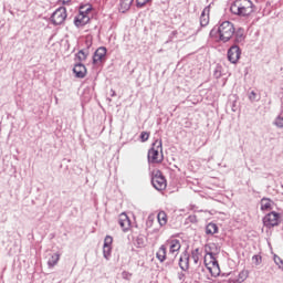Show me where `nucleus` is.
Here are the masks:
<instances>
[{
	"label": "nucleus",
	"mask_w": 283,
	"mask_h": 283,
	"mask_svg": "<svg viewBox=\"0 0 283 283\" xmlns=\"http://www.w3.org/2000/svg\"><path fill=\"white\" fill-rule=\"evenodd\" d=\"M151 185L157 191H165V189H167V179H165L160 170H153Z\"/></svg>",
	"instance_id": "nucleus-6"
},
{
	"label": "nucleus",
	"mask_w": 283,
	"mask_h": 283,
	"mask_svg": "<svg viewBox=\"0 0 283 283\" xmlns=\"http://www.w3.org/2000/svg\"><path fill=\"white\" fill-rule=\"evenodd\" d=\"M179 266L182 271H187V269H189V256H187V254H185L184 258L180 256Z\"/></svg>",
	"instance_id": "nucleus-18"
},
{
	"label": "nucleus",
	"mask_w": 283,
	"mask_h": 283,
	"mask_svg": "<svg viewBox=\"0 0 283 283\" xmlns=\"http://www.w3.org/2000/svg\"><path fill=\"white\" fill-rule=\"evenodd\" d=\"M251 96H253V98H255V92H251Z\"/></svg>",
	"instance_id": "nucleus-28"
},
{
	"label": "nucleus",
	"mask_w": 283,
	"mask_h": 283,
	"mask_svg": "<svg viewBox=\"0 0 283 283\" xmlns=\"http://www.w3.org/2000/svg\"><path fill=\"white\" fill-rule=\"evenodd\" d=\"M130 8H132V2H129V1H122V2H119V7H118L119 12L125 13Z\"/></svg>",
	"instance_id": "nucleus-21"
},
{
	"label": "nucleus",
	"mask_w": 283,
	"mask_h": 283,
	"mask_svg": "<svg viewBox=\"0 0 283 283\" xmlns=\"http://www.w3.org/2000/svg\"><path fill=\"white\" fill-rule=\"evenodd\" d=\"M130 221H129V217H127V214L125 212L119 214V226L123 229V231H127L129 230L130 227Z\"/></svg>",
	"instance_id": "nucleus-12"
},
{
	"label": "nucleus",
	"mask_w": 283,
	"mask_h": 283,
	"mask_svg": "<svg viewBox=\"0 0 283 283\" xmlns=\"http://www.w3.org/2000/svg\"><path fill=\"white\" fill-rule=\"evenodd\" d=\"M205 264L206 269H208L209 273H211L213 277H218V275H220V265L218 264V260H216L213 252H208L205 255Z\"/></svg>",
	"instance_id": "nucleus-5"
},
{
	"label": "nucleus",
	"mask_w": 283,
	"mask_h": 283,
	"mask_svg": "<svg viewBox=\"0 0 283 283\" xmlns=\"http://www.w3.org/2000/svg\"><path fill=\"white\" fill-rule=\"evenodd\" d=\"M157 259L159 262H165V260H167V248L165 245H161L157 251Z\"/></svg>",
	"instance_id": "nucleus-17"
},
{
	"label": "nucleus",
	"mask_w": 283,
	"mask_h": 283,
	"mask_svg": "<svg viewBox=\"0 0 283 283\" xmlns=\"http://www.w3.org/2000/svg\"><path fill=\"white\" fill-rule=\"evenodd\" d=\"M112 242H114V239L107 235L104 240V258H109V254L112 253Z\"/></svg>",
	"instance_id": "nucleus-14"
},
{
	"label": "nucleus",
	"mask_w": 283,
	"mask_h": 283,
	"mask_svg": "<svg viewBox=\"0 0 283 283\" xmlns=\"http://www.w3.org/2000/svg\"><path fill=\"white\" fill-rule=\"evenodd\" d=\"M211 9V4L206 7L200 15V24L205 28L206 25H209V12Z\"/></svg>",
	"instance_id": "nucleus-13"
},
{
	"label": "nucleus",
	"mask_w": 283,
	"mask_h": 283,
	"mask_svg": "<svg viewBox=\"0 0 283 283\" xmlns=\"http://www.w3.org/2000/svg\"><path fill=\"white\" fill-rule=\"evenodd\" d=\"M275 125H276V127H283V117L282 116H279L275 119Z\"/></svg>",
	"instance_id": "nucleus-26"
},
{
	"label": "nucleus",
	"mask_w": 283,
	"mask_h": 283,
	"mask_svg": "<svg viewBox=\"0 0 283 283\" xmlns=\"http://www.w3.org/2000/svg\"><path fill=\"white\" fill-rule=\"evenodd\" d=\"M73 72L77 78H85L87 74V69L83 64H76L73 69Z\"/></svg>",
	"instance_id": "nucleus-11"
},
{
	"label": "nucleus",
	"mask_w": 283,
	"mask_h": 283,
	"mask_svg": "<svg viewBox=\"0 0 283 283\" xmlns=\"http://www.w3.org/2000/svg\"><path fill=\"white\" fill-rule=\"evenodd\" d=\"M218 32L220 41L227 43L233 39V34H235V27H233V23L224 21L219 25Z\"/></svg>",
	"instance_id": "nucleus-2"
},
{
	"label": "nucleus",
	"mask_w": 283,
	"mask_h": 283,
	"mask_svg": "<svg viewBox=\"0 0 283 283\" xmlns=\"http://www.w3.org/2000/svg\"><path fill=\"white\" fill-rule=\"evenodd\" d=\"M230 11L232 12V14H238L239 17H249V14L253 12V2H234L231 4Z\"/></svg>",
	"instance_id": "nucleus-1"
},
{
	"label": "nucleus",
	"mask_w": 283,
	"mask_h": 283,
	"mask_svg": "<svg viewBox=\"0 0 283 283\" xmlns=\"http://www.w3.org/2000/svg\"><path fill=\"white\" fill-rule=\"evenodd\" d=\"M61 255L60 254H53L51 256V259L49 260L48 264L49 266H56V264L59 263Z\"/></svg>",
	"instance_id": "nucleus-23"
},
{
	"label": "nucleus",
	"mask_w": 283,
	"mask_h": 283,
	"mask_svg": "<svg viewBox=\"0 0 283 283\" xmlns=\"http://www.w3.org/2000/svg\"><path fill=\"white\" fill-rule=\"evenodd\" d=\"M206 233L208 235H213L214 233H218V226L216 223H209L206 228Z\"/></svg>",
	"instance_id": "nucleus-20"
},
{
	"label": "nucleus",
	"mask_w": 283,
	"mask_h": 283,
	"mask_svg": "<svg viewBox=\"0 0 283 283\" xmlns=\"http://www.w3.org/2000/svg\"><path fill=\"white\" fill-rule=\"evenodd\" d=\"M140 139H142V143H145V142L149 140V133L143 132L140 134Z\"/></svg>",
	"instance_id": "nucleus-24"
},
{
	"label": "nucleus",
	"mask_w": 283,
	"mask_h": 283,
	"mask_svg": "<svg viewBox=\"0 0 283 283\" xmlns=\"http://www.w3.org/2000/svg\"><path fill=\"white\" fill-rule=\"evenodd\" d=\"M144 1H151V0H144Z\"/></svg>",
	"instance_id": "nucleus-30"
},
{
	"label": "nucleus",
	"mask_w": 283,
	"mask_h": 283,
	"mask_svg": "<svg viewBox=\"0 0 283 283\" xmlns=\"http://www.w3.org/2000/svg\"><path fill=\"white\" fill-rule=\"evenodd\" d=\"M241 54L242 52L240 51V46L233 45L228 51V60L230 61V63H237L238 61H240Z\"/></svg>",
	"instance_id": "nucleus-9"
},
{
	"label": "nucleus",
	"mask_w": 283,
	"mask_h": 283,
	"mask_svg": "<svg viewBox=\"0 0 283 283\" xmlns=\"http://www.w3.org/2000/svg\"><path fill=\"white\" fill-rule=\"evenodd\" d=\"M136 6H137L138 8H144L145 2H137Z\"/></svg>",
	"instance_id": "nucleus-27"
},
{
	"label": "nucleus",
	"mask_w": 283,
	"mask_h": 283,
	"mask_svg": "<svg viewBox=\"0 0 283 283\" xmlns=\"http://www.w3.org/2000/svg\"><path fill=\"white\" fill-rule=\"evenodd\" d=\"M163 159V142L156 140L153 144V147L148 150V163L158 164Z\"/></svg>",
	"instance_id": "nucleus-4"
},
{
	"label": "nucleus",
	"mask_w": 283,
	"mask_h": 283,
	"mask_svg": "<svg viewBox=\"0 0 283 283\" xmlns=\"http://www.w3.org/2000/svg\"><path fill=\"white\" fill-rule=\"evenodd\" d=\"M157 220L161 227H165V224H167V213L165 211H160L157 214Z\"/></svg>",
	"instance_id": "nucleus-19"
},
{
	"label": "nucleus",
	"mask_w": 283,
	"mask_h": 283,
	"mask_svg": "<svg viewBox=\"0 0 283 283\" xmlns=\"http://www.w3.org/2000/svg\"><path fill=\"white\" fill-rule=\"evenodd\" d=\"M77 59H78V61H85V59H87V54L83 51H80L77 53Z\"/></svg>",
	"instance_id": "nucleus-25"
},
{
	"label": "nucleus",
	"mask_w": 283,
	"mask_h": 283,
	"mask_svg": "<svg viewBox=\"0 0 283 283\" xmlns=\"http://www.w3.org/2000/svg\"><path fill=\"white\" fill-rule=\"evenodd\" d=\"M107 55V49L105 48H98L93 56V63L96 65L104 61L105 56Z\"/></svg>",
	"instance_id": "nucleus-10"
},
{
	"label": "nucleus",
	"mask_w": 283,
	"mask_h": 283,
	"mask_svg": "<svg viewBox=\"0 0 283 283\" xmlns=\"http://www.w3.org/2000/svg\"><path fill=\"white\" fill-rule=\"evenodd\" d=\"M65 19H67V11L63 7L55 10L51 17V21L54 25H61V23L65 22Z\"/></svg>",
	"instance_id": "nucleus-7"
},
{
	"label": "nucleus",
	"mask_w": 283,
	"mask_h": 283,
	"mask_svg": "<svg viewBox=\"0 0 283 283\" xmlns=\"http://www.w3.org/2000/svg\"><path fill=\"white\" fill-rule=\"evenodd\" d=\"M273 209V201L269 198L261 199V211H271Z\"/></svg>",
	"instance_id": "nucleus-16"
},
{
	"label": "nucleus",
	"mask_w": 283,
	"mask_h": 283,
	"mask_svg": "<svg viewBox=\"0 0 283 283\" xmlns=\"http://www.w3.org/2000/svg\"><path fill=\"white\" fill-rule=\"evenodd\" d=\"M247 277H249V271L243 270L239 273V275L237 277V282L242 283L247 280Z\"/></svg>",
	"instance_id": "nucleus-22"
},
{
	"label": "nucleus",
	"mask_w": 283,
	"mask_h": 283,
	"mask_svg": "<svg viewBox=\"0 0 283 283\" xmlns=\"http://www.w3.org/2000/svg\"><path fill=\"white\" fill-rule=\"evenodd\" d=\"M169 244V253H178V251H180V241L174 239L168 241Z\"/></svg>",
	"instance_id": "nucleus-15"
},
{
	"label": "nucleus",
	"mask_w": 283,
	"mask_h": 283,
	"mask_svg": "<svg viewBox=\"0 0 283 283\" xmlns=\"http://www.w3.org/2000/svg\"><path fill=\"white\" fill-rule=\"evenodd\" d=\"M90 12H92V4L85 3L80 6V13L74 19L76 28H83V25L90 23Z\"/></svg>",
	"instance_id": "nucleus-3"
},
{
	"label": "nucleus",
	"mask_w": 283,
	"mask_h": 283,
	"mask_svg": "<svg viewBox=\"0 0 283 283\" xmlns=\"http://www.w3.org/2000/svg\"><path fill=\"white\" fill-rule=\"evenodd\" d=\"M255 260H258V256H254Z\"/></svg>",
	"instance_id": "nucleus-29"
},
{
	"label": "nucleus",
	"mask_w": 283,
	"mask_h": 283,
	"mask_svg": "<svg viewBox=\"0 0 283 283\" xmlns=\"http://www.w3.org/2000/svg\"><path fill=\"white\" fill-rule=\"evenodd\" d=\"M280 220V214L277 212H270L263 218V224L265 227H276Z\"/></svg>",
	"instance_id": "nucleus-8"
}]
</instances>
